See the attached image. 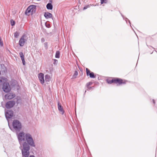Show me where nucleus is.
<instances>
[{
    "instance_id": "1",
    "label": "nucleus",
    "mask_w": 157,
    "mask_h": 157,
    "mask_svg": "<svg viewBox=\"0 0 157 157\" xmlns=\"http://www.w3.org/2000/svg\"><path fill=\"white\" fill-rule=\"evenodd\" d=\"M25 141L22 144L23 148L21 149L22 157H29V155L30 146L33 147L35 145L31 135L29 133L25 134L20 132V141Z\"/></svg>"
},
{
    "instance_id": "2",
    "label": "nucleus",
    "mask_w": 157,
    "mask_h": 157,
    "mask_svg": "<svg viewBox=\"0 0 157 157\" xmlns=\"http://www.w3.org/2000/svg\"><path fill=\"white\" fill-rule=\"evenodd\" d=\"M13 131L17 133L18 139L20 142V121L17 120H14L13 122Z\"/></svg>"
},
{
    "instance_id": "3",
    "label": "nucleus",
    "mask_w": 157,
    "mask_h": 157,
    "mask_svg": "<svg viewBox=\"0 0 157 157\" xmlns=\"http://www.w3.org/2000/svg\"><path fill=\"white\" fill-rule=\"evenodd\" d=\"M106 81L109 84H110L112 83L117 84V85H120L122 84H125L126 83L125 80H123L122 79L118 78H116L112 80L107 79H106Z\"/></svg>"
},
{
    "instance_id": "4",
    "label": "nucleus",
    "mask_w": 157,
    "mask_h": 157,
    "mask_svg": "<svg viewBox=\"0 0 157 157\" xmlns=\"http://www.w3.org/2000/svg\"><path fill=\"white\" fill-rule=\"evenodd\" d=\"M36 7L35 5H32L29 6L25 11V14L27 15H29L35 13L36 11Z\"/></svg>"
},
{
    "instance_id": "5",
    "label": "nucleus",
    "mask_w": 157,
    "mask_h": 157,
    "mask_svg": "<svg viewBox=\"0 0 157 157\" xmlns=\"http://www.w3.org/2000/svg\"><path fill=\"white\" fill-rule=\"evenodd\" d=\"M28 37L25 34H24L20 38V46H23L27 41Z\"/></svg>"
},
{
    "instance_id": "6",
    "label": "nucleus",
    "mask_w": 157,
    "mask_h": 157,
    "mask_svg": "<svg viewBox=\"0 0 157 157\" xmlns=\"http://www.w3.org/2000/svg\"><path fill=\"white\" fill-rule=\"evenodd\" d=\"M2 89L5 92H8L10 90L9 84L7 82H4L3 85Z\"/></svg>"
},
{
    "instance_id": "7",
    "label": "nucleus",
    "mask_w": 157,
    "mask_h": 157,
    "mask_svg": "<svg viewBox=\"0 0 157 157\" xmlns=\"http://www.w3.org/2000/svg\"><path fill=\"white\" fill-rule=\"evenodd\" d=\"M13 111L11 110H8L5 113V115L7 120L10 119L13 117Z\"/></svg>"
},
{
    "instance_id": "8",
    "label": "nucleus",
    "mask_w": 157,
    "mask_h": 157,
    "mask_svg": "<svg viewBox=\"0 0 157 157\" xmlns=\"http://www.w3.org/2000/svg\"><path fill=\"white\" fill-rule=\"evenodd\" d=\"M15 104V102L14 101H10L7 102L6 104V107L7 109H10Z\"/></svg>"
},
{
    "instance_id": "9",
    "label": "nucleus",
    "mask_w": 157,
    "mask_h": 157,
    "mask_svg": "<svg viewBox=\"0 0 157 157\" xmlns=\"http://www.w3.org/2000/svg\"><path fill=\"white\" fill-rule=\"evenodd\" d=\"M38 78L41 83L43 84L44 82V74L42 73H39L38 74Z\"/></svg>"
},
{
    "instance_id": "10",
    "label": "nucleus",
    "mask_w": 157,
    "mask_h": 157,
    "mask_svg": "<svg viewBox=\"0 0 157 157\" xmlns=\"http://www.w3.org/2000/svg\"><path fill=\"white\" fill-rule=\"evenodd\" d=\"M86 75L87 76H89L91 78H94L96 77L94 74L93 72H90V70L87 68H86Z\"/></svg>"
},
{
    "instance_id": "11",
    "label": "nucleus",
    "mask_w": 157,
    "mask_h": 157,
    "mask_svg": "<svg viewBox=\"0 0 157 157\" xmlns=\"http://www.w3.org/2000/svg\"><path fill=\"white\" fill-rule=\"evenodd\" d=\"M58 109L59 111L62 114H63L64 111L63 109L62 106L60 105L59 102H58Z\"/></svg>"
},
{
    "instance_id": "12",
    "label": "nucleus",
    "mask_w": 157,
    "mask_h": 157,
    "mask_svg": "<svg viewBox=\"0 0 157 157\" xmlns=\"http://www.w3.org/2000/svg\"><path fill=\"white\" fill-rule=\"evenodd\" d=\"M44 16L46 19H48L49 18H52V15L50 13L47 12L45 13Z\"/></svg>"
},
{
    "instance_id": "13",
    "label": "nucleus",
    "mask_w": 157,
    "mask_h": 157,
    "mask_svg": "<svg viewBox=\"0 0 157 157\" xmlns=\"http://www.w3.org/2000/svg\"><path fill=\"white\" fill-rule=\"evenodd\" d=\"M14 97V95L12 94H9L5 95L6 98L8 99H11L13 98Z\"/></svg>"
},
{
    "instance_id": "14",
    "label": "nucleus",
    "mask_w": 157,
    "mask_h": 157,
    "mask_svg": "<svg viewBox=\"0 0 157 157\" xmlns=\"http://www.w3.org/2000/svg\"><path fill=\"white\" fill-rule=\"evenodd\" d=\"M20 58L22 60L23 64L24 65H25V62L24 59V56L23 53L22 52H20Z\"/></svg>"
},
{
    "instance_id": "15",
    "label": "nucleus",
    "mask_w": 157,
    "mask_h": 157,
    "mask_svg": "<svg viewBox=\"0 0 157 157\" xmlns=\"http://www.w3.org/2000/svg\"><path fill=\"white\" fill-rule=\"evenodd\" d=\"M121 16L122 17L123 19L125 21L126 23H127V20H128V21L130 25V27L132 28V29L133 30V28H132V27L131 26L130 21L129 20H128V19L127 18L124 17L122 13H121Z\"/></svg>"
},
{
    "instance_id": "16",
    "label": "nucleus",
    "mask_w": 157,
    "mask_h": 157,
    "mask_svg": "<svg viewBox=\"0 0 157 157\" xmlns=\"http://www.w3.org/2000/svg\"><path fill=\"white\" fill-rule=\"evenodd\" d=\"M46 8L47 9L52 10L53 8L52 5L51 3H48L46 5Z\"/></svg>"
},
{
    "instance_id": "17",
    "label": "nucleus",
    "mask_w": 157,
    "mask_h": 157,
    "mask_svg": "<svg viewBox=\"0 0 157 157\" xmlns=\"http://www.w3.org/2000/svg\"><path fill=\"white\" fill-rule=\"evenodd\" d=\"M50 76L48 75H46L45 76V81L46 82H48L50 80Z\"/></svg>"
},
{
    "instance_id": "18",
    "label": "nucleus",
    "mask_w": 157,
    "mask_h": 157,
    "mask_svg": "<svg viewBox=\"0 0 157 157\" xmlns=\"http://www.w3.org/2000/svg\"><path fill=\"white\" fill-rule=\"evenodd\" d=\"M59 55H60V52L59 51H56V55H55V57L56 58H59Z\"/></svg>"
},
{
    "instance_id": "19",
    "label": "nucleus",
    "mask_w": 157,
    "mask_h": 157,
    "mask_svg": "<svg viewBox=\"0 0 157 157\" xmlns=\"http://www.w3.org/2000/svg\"><path fill=\"white\" fill-rule=\"evenodd\" d=\"M78 75V72L77 71H75V72L74 74V75H73L72 78H76V76Z\"/></svg>"
},
{
    "instance_id": "20",
    "label": "nucleus",
    "mask_w": 157,
    "mask_h": 157,
    "mask_svg": "<svg viewBox=\"0 0 157 157\" xmlns=\"http://www.w3.org/2000/svg\"><path fill=\"white\" fill-rule=\"evenodd\" d=\"M19 35V33L18 32H16L14 33V36L16 38H18Z\"/></svg>"
},
{
    "instance_id": "21",
    "label": "nucleus",
    "mask_w": 157,
    "mask_h": 157,
    "mask_svg": "<svg viewBox=\"0 0 157 157\" xmlns=\"http://www.w3.org/2000/svg\"><path fill=\"white\" fill-rule=\"evenodd\" d=\"M10 23L11 25L13 26L15 25V22L12 19L10 20Z\"/></svg>"
},
{
    "instance_id": "22",
    "label": "nucleus",
    "mask_w": 157,
    "mask_h": 157,
    "mask_svg": "<svg viewBox=\"0 0 157 157\" xmlns=\"http://www.w3.org/2000/svg\"><path fill=\"white\" fill-rule=\"evenodd\" d=\"M45 26L48 28H49L50 27V25L49 24L45 23Z\"/></svg>"
},
{
    "instance_id": "23",
    "label": "nucleus",
    "mask_w": 157,
    "mask_h": 157,
    "mask_svg": "<svg viewBox=\"0 0 157 157\" xmlns=\"http://www.w3.org/2000/svg\"><path fill=\"white\" fill-rule=\"evenodd\" d=\"M92 84V82H88L86 84V86L87 87H88V86H89L91 85Z\"/></svg>"
},
{
    "instance_id": "24",
    "label": "nucleus",
    "mask_w": 157,
    "mask_h": 157,
    "mask_svg": "<svg viewBox=\"0 0 157 157\" xmlns=\"http://www.w3.org/2000/svg\"><path fill=\"white\" fill-rule=\"evenodd\" d=\"M54 62L53 63V64L54 65H56L58 63V60L56 59H54Z\"/></svg>"
},
{
    "instance_id": "25",
    "label": "nucleus",
    "mask_w": 157,
    "mask_h": 157,
    "mask_svg": "<svg viewBox=\"0 0 157 157\" xmlns=\"http://www.w3.org/2000/svg\"><path fill=\"white\" fill-rule=\"evenodd\" d=\"M89 7H90V6L89 5H87V6H85L83 8V10H85L86 9H87V8H89Z\"/></svg>"
},
{
    "instance_id": "26",
    "label": "nucleus",
    "mask_w": 157,
    "mask_h": 157,
    "mask_svg": "<svg viewBox=\"0 0 157 157\" xmlns=\"http://www.w3.org/2000/svg\"><path fill=\"white\" fill-rule=\"evenodd\" d=\"M3 45L2 42L1 41V38L0 37V45L2 46Z\"/></svg>"
},
{
    "instance_id": "27",
    "label": "nucleus",
    "mask_w": 157,
    "mask_h": 157,
    "mask_svg": "<svg viewBox=\"0 0 157 157\" xmlns=\"http://www.w3.org/2000/svg\"><path fill=\"white\" fill-rule=\"evenodd\" d=\"M106 0H101V4H102L103 3H106L105 1Z\"/></svg>"
},
{
    "instance_id": "28",
    "label": "nucleus",
    "mask_w": 157,
    "mask_h": 157,
    "mask_svg": "<svg viewBox=\"0 0 157 157\" xmlns=\"http://www.w3.org/2000/svg\"><path fill=\"white\" fill-rule=\"evenodd\" d=\"M41 40L42 43H43L45 41V39L44 38H42L41 39Z\"/></svg>"
},
{
    "instance_id": "29",
    "label": "nucleus",
    "mask_w": 157,
    "mask_h": 157,
    "mask_svg": "<svg viewBox=\"0 0 157 157\" xmlns=\"http://www.w3.org/2000/svg\"><path fill=\"white\" fill-rule=\"evenodd\" d=\"M152 102H153V103L155 105V101L154 99H152Z\"/></svg>"
},
{
    "instance_id": "30",
    "label": "nucleus",
    "mask_w": 157,
    "mask_h": 157,
    "mask_svg": "<svg viewBox=\"0 0 157 157\" xmlns=\"http://www.w3.org/2000/svg\"><path fill=\"white\" fill-rule=\"evenodd\" d=\"M92 87H89L88 86V87H87L88 88V89L89 90H90V89H91V88H92Z\"/></svg>"
},
{
    "instance_id": "31",
    "label": "nucleus",
    "mask_w": 157,
    "mask_h": 157,
    "mask_svg": "<svg viewBox=\"0 0 157 157\" xmlns=\"http://www.w3.org/2000/svg\"><path fill=\"white\" fill-rule=\"evenodd\" d=\"M29 157H35L33 155H31Z\"/></svg>"
},
{
    "instance_id": "32",
    "label": "nucleus",
    "mask_w": 157,
    "mask_h": 157,
    "mask_svg": "<svg viewBox=\"0 0 157 157\" xmlns=\"http://www.w3.org/2000/svg\"><path fill=\"white\" fill-rule=\"evenodd\" d=\"M20 129L21 128V124L20 123Z\"/></svg>"
},
{
    "instance_id": "33",
    "label": "nucleus",
    "mask_w": 157,
    "mask_h": 157,
    "mask_svg": "<svg viewBox=\"0 0 157 157\" xmlns=\"http://www.w3.org/2000/svg\"><path fill=\"white\" fill-rule=\"evenodd\" d=\"M18 44H20V40L19 41Z\"/></svg>"
},
{
    "instance_id": "34",
    "label": "nucleus",
    "mask_w": 157,
    "mask_h": 157,
    "mask_svg": "<svg viewBox=\"0 0 157 157\" xmlns=\"http://www.w3.org/2000/svg\"><path fill=\"white\" fill-rule=\"evenodd\" d=\"M86 92V90L85 91V93Z\"/></svg>"
}]
</instances>
